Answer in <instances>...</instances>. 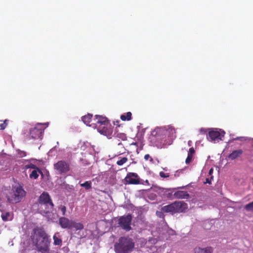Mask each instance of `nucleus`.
I'll return each mask as SVG.
<instances>
[{"label":"nucleus","instance_id":"obj_1","mask_svg":"<svg viewBox=\"0 0 253 253\" xmlns=\"http://www.w3.org/2000/svg\"><path fill=\"white\" fill-rule=\"evenodd\" d=\"M176 137L174 127L169 125L154 129L151 132L150 139L151 141H154L156 146L162 147L171 145Z\"/></svg>","mask_w":253,"mask_h":253},{"label":"nucleus","instance_id":"obj_2","mask_svg":"<svg viewBox=\"0 0 253 253\" xmlns=\"http://www.w3.org/2000/svg\"><path fill=\"white\" fill-rule=\"evenodd\" d=\"M30 239L39 252L48 253L49 252L51 240L43 227L36 226L34 228L31 233Z\"/></svg>","mask_w":253,"mask_h":253},{"label":"nucleus","instance_id":"obj_3","mask_svg":"<svg viewBox=\"0 0 253 253\" xmlns=\"http://www.w3.org/2000/svg\"><path fill=\"white\" fill-rule=\"evenodd\" d=\"M134 247V243L131 238L122 237L115 244L114 251L115 253H129Z\"/></svg>","mask_w":253,"mask_h":253},{"label":"nucleus","instance_id":"obj_4","mask_svg":"<svg viewBox=\"0 0 253 253\" xmlns=\"http://www.w3.org/2000/svg\"><path fill=\"white\" fill-rule=\"evenodd\" d=\"M38 203L41 207L44 205L45 206V210H41V214H47L51 211L54 208V204L52 201L50 196L47 192H43L39 197Z\"/></svg>","mask_w":253,"mask_h":253},{"label":"nucleus","instance_id":"obj_5","mask_svg":"<svg viewBox=\"0 0 253 253\" xmlns=\"http://www.w3.org/2000/svg\"><path fill=\"white\" fill-rule=\"evenodd\" d=\"M26 192L21 186L14 187L10 194L8 201L11 204H17L21 201L26 195Z\"/></svg>","mask_w":253,"mask_h":253},{"label":"nucleus","instance_id":"obj_6","mask_svg":"<svg viewBox=\"0 0 253 253\" xmlns=\"http://www.w3.org/2000/svg\"><path fill=\"white\" fill-rule=\"evenodd\" d=\"M132 218V215L129 213L119 217L118 220V226L126 231H130L131 229Z\"/></svg>","mask_w":253,"mask_h":253},{"label":"nucleus","instance_id":"obj_7","mask_svg":"<svg viewBox=\"0 0 253 253\" xmlns=\"http://www.w3.org/2000/svg\"><path fill=\"white\" fill-rule=\"evenodd\" d=\"M53 168L56 173L60 174H65L70 170V163L65 160H60L54 164Z\"/></svg>","mask_w":253,"mask_h":253},{"label":"nucleus","instance_id":"obj_8","mask_svg":"<svg viewBox=\"0 0 253 253\" xmlns=\"http://www.w3.org/2000/svg\"><path fill=\"white\" fill-rule=\"evenodd\" d=\"M42 125L38 124L30 130V135L33 139L42 138L44 131Z\"/></svg>","mask_w":253,"mask_h":253},{"label":"nucleus","instance_id":"obj_9","mask_svg":"<svg viewBox=\"0 0 253 253\" xmlns=\"http://www.w3.org/2000/svg\"><path fill=\"white\" fill-rule=\"evenodd\" d=\"M125 180L126 183L129 184H139L140 183L138 174L134 172L127 173Z\"/></svg>","mask_w":253,"mask_h":253},{"label":"nucleus","instance_id":"obj_10","mask_svg":"<svg viewBox=\"0 0 253 253\" xmlns=\"http://www.w3.org/2000/svg\"><path fill=\"white\" fill-rule=\"evenodd\" d=\"M225 134L224 131H222L221 133L217 130H211L208 133V136L207 138L210 139L211 141H219L222 140V138L224 136Z\"/></svg>","mask_w":253,"mask_h":253},{"label":"nucleus","instance_id":"obj_11","mask_svg":"<svg viewBox=\"0 0 253 253\" xmlns=\"http://www.w3.org/2000/svg\"><path fill=\"white\" fill-rule=\"evenodd\" d=\"M98 131L99 133L106 136L108 138H111L113 134V129L111 125L107 124V125L99 127Z\"/></svg>","mask_w":253,"mask_h":253},{"label":"nucleus","instance_id":"obj_12","mask_svg":"<svg viewBox=\"0 0 253 253\" xmlns=\"http://www.w3.org/2000/svg\"><path fill=\"white\" fill-rule=\"evenodd\" d=\"M94 121V125H95V127L97 128V130L99 127H102V126L105 125H107V124L109 123V121L106 117L100 115H95Z\"/></svg>","mask_w":253,"mask_h":253},{"label":"nucleus","instance_id":"obj_13","mask_svg":"<svg viewBox=\"0 0 253 253\" xmlns=\"http://www.w3.org/2000/svg\"><path fill=\"white\" fill-rule=\"evenodd\" d=\"M175 212H183L187 209V204L183 201H175Z\"/></svg>","mask_w":253,"mask_h":253},{"label":"nucleus","instance_id":"obj_14","mask_svg":"<svg viewBox=\"0 0 253 253\" xmlns=\"http://www.w3.org/2000/svg\"><path fill=\"white\" fill-rule=\"evenodd\" d=\"M72 220H70L68 218L62 216L59 219V224L63 229H71V225Z\"/></svg>","mask_w":253,"mask_h":253},{"label":"nucleus","instance_id":"obj_15","mask_svg":"<svg viewBox=\"0 0 253 253\" xmlns=\"http://www.w3.org/2000/svg\"><path fill=\"white\" fill-rule=\"evenodd\" d=\"M173 196L176 199H187L190 197L189 194L184 191H177L174 193Z\"/></svg>","mask_w":253,"mask_h":253},{"label":"nucleus","instance_id":"obj_16","mask_svg":"<svg viewBox=\"0 0 253 253\" xmlns=\"http://www.w3.org/2000/svg\"><path fill=\"white\" fill-rule=\"evenodd\" d=\"M175 203L174 202L163 207L161 209L162 211L165 212H170L172 213H175Z\"/></svg>","mask_w":253,"mask_h":253},{"label":"nucleus","instance_id":"obj_17","mask_svg":"<svg viewBox=\"0 0 253 253\" xmlns=\"http://www.w3.org/2000/svg\"><path fill=\"white\" fill-rule=\"evenodd\" d=\"M243 153V151L242 149L234 150L228 156V158L229 160H234L240 157Z\"/></svg>","mask_w":253,"mask_h":253},{"label":"nucleus","instance_id":"obj_18","mask_svg":"<svg viewBox=\"0 0 253 253\" xmlns=\"http://www.w3.org/2000/svg\"><path fill=\"white\" fill-rule=\"evenodd\" d=\"M84 227V225L81 222H76L74 220H72L70 229L75 228L76 230H81Z\"/></svg>","mask_w":253,"mask_h":253},{"label":"nucleus","instance_id":"obj_19","mask_svg":"<svg viewBox=\"0 0 253 253\" xmlns=\"http://www.w3.org/2000/svg\"><path fill=\"white\" fill-rule=\"evenodd\" d=\"M131 116V113L130 112H128L126 113L122 114L120 118L123 121H130L132 119Z\"/></svg>","mask_w":253,"mask_h":253},{"label":"nucleus","instance_id":"obj_20","mask_svg":"<svg viewBox=\"0 0 253 253\" xmlns=\"http://www.w3.org/2000/svg\"><path fill=\"white\" fill-rule=\"evenodd\" d=\"M38 172L42 173V171L39 168H37L36 169H34L30 174V177L35 179H37L39 176Z\"/></svg>","mask_w":253,"mask_h":253},{"label":"nucleus","instance_id":"obj_21","mask_svg":"<svg viewBox=\"0 0 253 253\" xmlns=\"http://www.w3.org/2000/svg\"><path fill=\"white\" fill-rule=\"evenodd\" d=\"M92 115L88 114L82 117V121L86 125H88L89 123L91 122Z\"/></svg>","mask_w":253,"mask_h":253},{"label":"nucleus","instance_id":"obj_22","mask_svg":"<svg viewBox=\"0 0 253 253\" xmlns=\"http://www.w3.org/2000/svg\"><path fill=\"white\" fill-rule=\"evenodd\" d=\"M10 215V213L9 212H6L5 213H2L1 217L3 221H6L12 219L11 218L9 219Z\"/></svg>","mask_w":253,"mask_h":253},{"label":"nucleus","instance_id":"obj_23","mask_svg":"<svg viewBox=\"0 0 253 253\" xmlns=\"http://www.w3.org/2000/svg\"><path fill=\"white\" fill-rule=\"evenodd\" d=\"M81 186L84 187L86 190H88L91 188V182L90 181H86L85 182L81 184Z\"/></svg>","mask_w":253,"mask_h":253},{"label":"nucleus","instance_id":"obj_24","mask_svg":"<svg viewBox=\"0 0 253 253\" xmlns=\"http://www.w3.org/2000/svg\"><path fill=\"white\" fill-rule=\"evenodd\" d=\"M53 239L54 241V244L55 245H61L62 244V240L60 238H58L56 234L53 236Z\"/></svg>","mask_w":253,"mask_h":253},{"label":"nucleus","instance_id":"obj_25","mask_svg":"<svg viewBox=\"0 0 253 253\" xmlns=\"http://www.w3.org/2000/svg\"><path fill=\"white\" fill-rule=\"evenodd\" d=\"M127 160L128 159L126 157H123L120 160H118L116 163L118 166H121L126 163L127 161Z\"/></svg>","mask_w":253,"mask_h":253},{"label":"nucleus","instance_id":"obj_26","mask_svg":"<svg viewBox=\"0 0 253 253\" xmlns=\"http://www.w3.org/2000/svg\"><path fill=\"white\" fill-rule=\"evenodd\" d=\"M245 209L247 211H253V201L246 205L245 207Z\"/></svg>","mask_w":253,"mask_h":253},{"label":"nucleus","instance_id":"obj_27","mask_svg":"<svg viewBox=\"0 0 253 253\" xmlns=\"http://www.w3.org/2000/svg\"><path fill=\"white\" fill-rule=\"evenodd\" d=\"M8 122V120H6V119L2 123L0 124V129L1 130L4 129L7 126Z\"/></svg>","mask_w":253,"mask_h":253},{"label":"nucleus","instance_id":"obj_28","mask_svg":"<svg viewBox=\"0 0 253 253\" xmlns=\"http://www.w3.org/2000/svg\"><path fill=\"white\" fill-rule=\"evenodd\" d=\"M203 253H212V249L211 247H207L206 248L203 249Z\"/></svg>","mask_w":253,"mask_h":253},{"label":"nucleus","instance_id":"obj_29","mask_svg":"<svg viewBox=\"0 0 253 253\" xmlns=\"http://www.w3.org/2000/svg\"><path fill=\"white\" fill-rule=\"evenodd\" d=\"M160 176L162 178H167L169 176V174L168 173H165L163 171H160L159 173Z\"/></svg>","mask_w":253,"mask_h":253},{"label":"nucleus","instance_id":"obj_30","mask_svg":"<svg viewBox=\"0 0 253 253\" xmlns=\"http://www.w3.org/2000/svg\"><path fill=\"white\" fill-rule=\"evenodd\" d=\"M59 209L61 210V211H62V215L63 216L65 215L66 214V208L65 206H61L59 208Z\"/></svg>","mask_w":253,"mask_h":253},{"label":"nucleus","instance_id":"obj_31","mask_svg":"<svg viewBox=\"0 0 253 253\" xmlns=\"http://www.w3.org/2000/svg\"><path fill=\"white\" fill-rule=\"evenodd\" d=\"M26 168L27 169H37V168H38L36 165L33 164H30L29 165H26Z\"/></svg>","mask_w":253,"mask_h":253},{"label":"nucleus","instance_id":"obj_32","mask_svg":"<svg viewBox=\"0 0 253 253\" xmlns=\"http://www.w3.org/2000/svg\"><path fill=\"white\" fill-rule=\"evenodd\" d=\"M193 159V157L192 156L189 155L188 154V156L185 160V163L186 164H189L191 161Z\"/></svg>","mask_w":253,"mask_h":253},{"label":"nucleus","instance_id":"obj_33","mask_svg":"<svg viewBox=\"0 0 253 253\" xmlns=\"http://www.w3.org/2000/svg\"><path fill=\"white\" fill-rule=\"evenodd\" d=\"M195 151L194 148L191 147L189 149L188 154L189 155L192 156L193 157L194 154H195Z\"/></svg>","mask_w":253,"mask_h":253},{"label":"nucleus","instance_id":"obj_34","mask_svg":"<svg viewBox=\"0 0 253 253\" xmlns=\"http://www.w3.org/2000/svg\"><path fill=\"white\" fill-rule=\"evenodd\" d=\"M156 215L157 216L159 217L160 218H164L165 217V214L162 211H157L156 212Z\"/></svg>","mask_w":253,"mask_h":253},{"label":"nucleus","instance_id":"obj_35","mask_svg":"<svg viewBox=\"0 0 253 253\" xmlns=\"http://www.w3.org/2000/svg\"><path fill=\"white\" fill-rule=\"evenodd\" d=\"M203 253V250L200 248H195L194 249V253Z\"/></svg>","mask_w":253,"mask_h":253},{"label":"nucleus","instance_id":"obj_36","mask_svg":"<svg viewBox=\"0 0 253 253\" xmlns=\"http://www.w3.org/2000/svg\"><path fill=\"white\" fill-rule=\"evenodd\" d=\"M150 159V161H153V159L152 157H150V156L149 154H146L144 156V159L146 161H148Z\"/></svg>","mask_w":253,"mask_h":253},{"label":"nucleus","instance_id":"obj_37","mask_svg":"<svg viewBox=\"0 0 253 253\" xmlns=\"http://www.w3.org/2000/svg\"><path fill=\"white\" fill-rule=\"evenodd\" d=\"M19 154L21 157L26 156V153L25 151H21Z\"/></svg>","mask_w":253,"mask_h":253},{"label":"nucleus","instance_id":"obj_38","mask_svg":"<svg viewBox=\"0 0 253 253\" xmlns=\"http://www.w3.org/2000/svg\"><path fill=\"white\" fill-rule=\"evenodd\" d=\"M200 132L202 133V134H206L207 133V131L204 128H201L200 130Z\"/></svg>","mask_w":253,"mask_h":253},{"label":"nucleus","instance_id":"obj_39","mask_svg":"<svg viewBox=\"0 0 253 253\" xmlns=\"http://www.w3.org/2000/svg\"><path fill=\"white\" fill-rule=\"evenodd\" d=\"M204 183L205 184H206V183H209V184H211V180H210L209 178H207L206 179V181L204 182Z\"/></svg>","mask_w":253,"mask_h":253},{"label":"nucleus","instance_id":"obj_40","mask_svg":"<svg viewBox=\"0 0 253 253\" xmlns=\"http://www.w3.org/2000/svg\"><path fill=\"white\" fill-rule=\"evenodd\" d=\"M212 172H213V169L211 168V169H210L209 172V174L210 175H211L212 173Z\"/></svg>","mask_w":253,"mask_h":253},{"label":"nucleus","instance_id":"obj_41","mask_svg":"<svg viewBox=\"0 0 253 253\" xmlns=\"http://www.w3.org/2000/svg\"><path fill=\"white\" fill-rule=\"evenodd\" d=\"M242 138V137H237L235 138V140H240Z\"/></svg>","mask_w":253,"mask_h":253}]
</instances>
